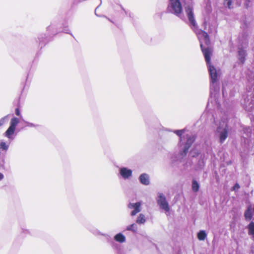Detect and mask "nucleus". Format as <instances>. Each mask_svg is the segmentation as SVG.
<instances>
[{
  "label": "nucleus",
  "instance_id": "nucleus-1",
  "mask_svg": "<svg viewBox=\"0 0 254 254\" xmlns=\"http://www.w3.org/2000/svg\"><path fill=\"white\" fill-rule=\"evenodd\" d=\"M200 48L204 55L210 75V94L212 95L213 92H215L217 90L216 82L218 81V74L216 68L210 63L212 55L210 48L208 47L204 48L203 44H200Z\"/></svg>",
  "mask_w": 254,
  "mask_h": 254
},
{
  "label": "nucleus",
  "instance_id": "nucleus-2",
  "mask_svg": "<svg viewBox=\"0 0 254 254\" xmlns=\"http://www.w3.org/2000/svg\"><path fill=\"white\" fill-rule=\"evenodd\" d=\"M185 129L175 130L174 131V132L179 137V144L180 146H182L183 145H184L183 148L180 151L178 154V156L177 157V160H179L180 162H181V160L187 155L190 147L191 146L192 144L193 143L195 139V137L194 135H187V141L185 142V143L184 144L183 140V138H185V137L183 136L182 135L185 132Z\"/></svg>",
  "mask_w": 254,
  "mask_h": 254
},
{
  "label": "nucleus",
  "instance_id": "nucleus-3",
  "mask_svg": "<svg viewBox=\"0 0 254 254\" xmlns=\"http://www.w3.org/2000/svg\"><path fill=\"white\" fill-rule=\"evenodd\" d=\"M182 11L183 7L180 0H169L167 12L173 14L183 21H186V17L183 14Z\"/></svg>",
  "mask_w": 254,
  "mask_h": 254
},
{
  "label": "nucleus",
  "instance_id": "nucleus-4",
  "mask_svg": "<svg viewBox=\"0 0 254 254\" xmlns=\"http://www.w3.org/2000/svg\"><path fill=\"white\" fill-rule=\"evenodd\" d=\"M217 127L215 131V135L218 137L219 142L222 144L226 140L229 134V127L227 123L221 120L216 124Z\"/></svg>",
  "mask_w": 254,
  "mask_h": 254
},
{
  "label": "nucleus",
  "instance_id": "nucleus-5",
  "mask_svg": "<svg viewBox=\"0 0 254 254\" xmlns=\"http://www.w3.org/2000/svg\"><path fill=\"white\" fill-rule=\"evenodd\" d=\"M19 123V120L17 118L13 117L11 119L10 126L5 132V136L9 139H13L12 135L14 134L15 128Z\"/></svg>",
  "mask_w": 254,
  "mask_h": 254
},
{
  "label": "nucleus",
  "instance_id": "nucleus-6",
  "mask_svg": "<svg viewBox=\"0 0 254 254\" xmlns=\"http://www.w3.org/2000/svg\"><path fill=\"white\" fill-rule=\"evenodd\" d=\"M157 203L160 208L164 210L166 212L170 211V208L168 202L167 201L165 196L162 193H158Z\"/></svg>",
  "mask_w": 254,
  "mask_h": 254
},
{
  "label": "nucleus",
  "instance_id": "nucleus-7",
  "mask_svg": "<svg viewBox=\"0 0 254 254\" xmlns=\"http://www.w3.org/2000/svg\"><path fill=\"white\" fill-rule=\"evenodd\" d=\"M185 12L190 25L193 27H195L196 25V22L194 19L192 7L190 5L185 7Z\"/></svg>",
  "mask_w": 254,
  "mask_h": 254
},
{
  "label": "nucleus",
  "instance_id": "nucleus-8",
  "mask_svg": "<svg viewBox=\"0 0 254 254\" xmlns=\"http://www.w3.org/2000/svg\"><path fill=\"white\" fill-rule=\"evenodd\" d=\"M119 174L123 179L127 180L132 177V170L127 167H121L119 169Z\"/></svg>",
  "mask_w": 254,
  "mask_h": 254
},
{
  "label": "nucleus",
  "instance_id": "nucleus-9",
  "mask_svg": "<svg viewBox=\"0 0 254 254\" xmlns=\"http://www.w3.org/2000/svg\"><path fill=\"white\" fill-rule=\"evenodd\" d=\"M141 204L140 202H137L135 203L130 202L128 204L127 207L129 209H133L130 213L131 216H134L141 211Z\"/></svg>",
  "mask_w": 254,
  "mask_h": 254
},
{
  "label": "nucleus",
  "instance_id": "nucleus-10",
  "mask_svg": "<svg viewBox=\"0 0 254 254\" xmlns=\"http://www.w3.org/2000/svg\"><path fill=\"white\" fill-rule=\"evenodd\" d=\"M198 37L199 39L200 45L204 43L206 46H208L210 44V41L209 35L206 32L201 30L198 35Z\"/></svg>",
  "mask_w": 254,
  "mask_h": 254
},
{
  "label": "nucleus",
  "instance_id": "nucleus-11",
  "mask_svg": "<svg viewBox=\"0 0 254 254\" xmlns=\"http://www.w3.org/2000/svg\"><path fill=\"white\" fill-rule=\"evenodd\" d=\"M50 39L45 34H40L38 36L37 42L39 43L38 46L41 49L49 42Z\"/></svg>",
  "mask_w": 254,
  "mask_h": 254
},
{
  "label": "nucleus",
  "instance_id": "nucleus-12",
  "mask_svg": "<svg viewBox=\"0 0 254 254\" xmlns=\"http://www.w3.org/2000/svg\"><path fill=\"white\" fill-rule=\"evenodd\" d=\"M140 183L145 186H147L150 184L149 176L147 174H141L139 177Z\"/></svg>",
  "mask_w": 254,
  "mask_h": 254
},
{
  "label": "nucleus",
  "instance_id": "nucleus-13",
  "mask_svg": "<svg viewBox=\"0 0 254 254\" xmlns=\"http://www.w3.org/2000/svg\"><path fill=\"white\" fill-rule=\"evenodd\" d=\"M253 216L252 208L251 205H249L247 207V209L244 212L245 220L246 221H250L252 219Z\"/></svg>",
  "mask_w": 254,
  "mask_h": 254
},
{
  "label": "nucleus",
  "instance_id": "nucleus-14",
  "mask_svg": "<svg viewBox=\"0 0 254 254\" xmlns=\"http://www.w3.org/2000/svg\"><path fill=\"white\" fill-rule=\"evenodd\" d=\"M246 55V51L244 49L242 48L239 49L238 58L243 64L245 62Z\"/></svg>",
  "mask_w": 254,
  "mask_h": 254
},
{
  "label": "nucleus",
  "instance_id": "nucleus-15",
  "mask_svg": "<svg viewBox=\"0 0 254 254\" xmlns=\"http://www.w3.org/2000/svg\"><path fill=\"white\" fill-rule=\"evenodd\" d=\"M114 238L116 242L120 243H125L126 241V237L122 233L115 235Z\"/></svg>",
  "mask_w": 254,
  "mask_h": 254
},
{
  "label": "nucleus",
  "instance_id": "nucleus-16",
  "mask_svg": "<svg viewBox=\"0 0 254 254\" xmlns=\"http://www.w3.org/2000/svg\"><path fill=\"white\" fill-rule=\"evenodd\" d=\"M248 234L252 237H254V222H251L247 226Z\"/></svg>",
  "mask_w": 254,
  "mask_h": 254
},
{
  "label": "nucleus",
  "instance_id": "nucleus-17",
  "mask_svg": "<svg viewBox=\"0 0 254 254\" xmlns=\"http://www.w3.org/2000/svg\"><path fill=\"white\" fill-rule=\"evenodd\" d=\"M55 26L53 25H51L47 27V31L48 32V34L49 35V36H50L51 35H55L57 33H58V32H61V31H55Z\"/></svg>",
  "mask_w": 254,
  "mask_h": 254
},
{
  "label": "nucleus",
  "instance_id": "nucleus-18",
  "mask_svg": "<svg viewBox=\"0 0 254 254\" xmlns=\"http://www.w3.org/2000/svg\"><path fill=\"white\" fill-rule=\"evenodd\" d=\"M192 190L193 192H197L199 189V185L197 181L194 179H193L192 181Z\"/></svg>",
  "mask_w": 254,
  "mask_h": 254
},
{
  "label": "nucleus",
  "instance_id": "nucleus-19",
  "mask_svg": "<svg viewBox=\"0 0 254 254\" xmlns=\"http://www.w3.org/2000/svg\"><path fill=\"white\" fill-rule=\"evenodd\" d=\"M146 222V219L144 215L140 214L137 217L136 222L138 224H143Z\"/></svg>",
  "mask_w": 254,
  "mask_h": 254
},
{
  "label": "nucleus",
  "instance_id": "nucleus-20",
  "mask_svg": "<svg viewBox=\"0 0 254 254\" xmlns=\"http://www.w3.org/2000/svg\"><path fill=\"white\" fill-rule=\"evenodd\" d=\"M207 236V234L205 231L204 230H200L198 233H197V238L200 241H203L204 240Z\"/></svg>",
  "mask_w": 254,
  "mask_h": 254
},
{
  "label": "nucleus",
  "instance_id": "nucleus-21",
  "mask_svg": "<svg viewBox=\"0 0 254 254\" xmlns=\"http://www.w3.org/2000/svg\"><path fill=\"white\" fill-rule=\"evenodd\" d=\"M116 8L118 10H121L122 13L124 12L125 13L126 15H128L130 17H132V14L130 12H129L128 11L126 10L121 5H117Z\"/></svg>",
  "mask_w": 254,
  "mask_h": 254
},
{
  "label": "nucleus",
  "instance_id": "nucleus-22",
  "mask_svg": "<svg viewBox=\"0 0 254 254\" xmlns=\"http://www.w3.org/2000/svg\"><path fill=\"white\" fill-rule=\"evenodd\" d=\"M126 230L131 231L133 233H136L137 231V226L135 224H132L127 227Z\"/></svg>",
  "mask_w": 254,
  "mask_h": 254
},
{
  "label": "nucleus",
  "instance_id": "nucleus-23",
  "mask_svg": "<svg viewBox=\"0 0 254 254\" xmlns=\"http://www.w3.org/2000/svg\"><path fill=\"white\" fill-rule=\"evenodd\" d=\"M9 147V145L6 144L3 140L0 141V149L4 151H7Z\"/></svg>",
  "mask_w": 254,
  "mask_h": 254
},
{
  "label": "nucleus",
  "instance_id": "nucleus-24",
  "mask_svg": "<svg viewBox=\"0 0 254 254\" xmlns=\"http://www.w3.org/2000/svg\"><path fill=\"white\" fill-rule=\"evenodd\" d=\"M112 247L113 249L116 250L117 253L118 254H122V250L121 246L118 244L114 243H112Z\"/></svg>",
  "mask_w": 254,
  "mask_h": 254
},
{
  "label": "nucleus",
  "instance_id": "nucleus-25",
  "mask_svg": "<svg viewBox=\"0 0 254 254\" xmlns=\"http://www.w3.org/2000/svg\"><path fill=\"white\" fill-rule=\"evenodd\" d=\"M90 232L95 236L102 235L103 233L100 232L98 229L96 228H92L90 230Z\"/></svg>",
  "mask_w": 254,
  "mask_h": 254
},
{
  "label": "nucleus",
  "instance_id": "nucleus-26",
  "mask_svg": "<svg viewBox=\"0 0 254 254\" xmlns=\"http://www.w3.org/2000/svg\"><path fill=\"white\" fill-rule=\"evenodd\" d=\"M8 116L9 115L5 116L0 119V127L2 126L5 123L6 121L7 120Z\"/></svg>",
  "mask_w": 254,
  "mask_h": 254
},
{
  "label": "nucleus",
  "instance_id": "nucleus-27",
  "mask_svg": "<svg viewBox=\"0 0 254 254\" xmlns=\"http://www.w3.org/2000/svg\"><path fill=\"white\" fill-rule=\"evenodd\" d=\"M102 236L105 237V238H106V239L108 242H109V243L111 242L112 243H113V242H112V238L110 235H109L108 234L103 233Z\"/></svg>",
  "mask_w": 254,
  "mask_h": 254
},
{
  "label": "nucleus",
  "instance_id": "nucleus-28",
  "mask_svg": "<svg viewBox=\"0 0 254 254\" xmlns=\"http://www.w3.org/2000/svg\"><path fill=\"white\" fill-rule=\"evenodd\" d=\"M25 124H26V127H39V125H35V124H34L33 123H30V122H25Z\"/></svg>",
  "mask_w": 254,
  "mask_h": 254
},
{
  "label": "nucleus",
  "instance_id": "nucleus-29",
  "mask_svg": "<svg viewBox=\"0 0 254 254\" xmlns=\"http://www.w3.org/2000/svg\"><path fill=\"white\" fill-rule=\"evenodd\" d=\"M62 31L65 33L69 34L72 35V34L70 33V30L67 26H64Z\"/></svg>",
  "mask_w": 254,
  "mask_h": 254
},
{
  "label": "nucleus",
  "instance_id": "nucleus-30",
  "mask_svg": "<svg viewBox=\"0 0 254 254\" xmlns=\"http://www.w3.org/2000/svg\"><path fill=\"white\" fill-rule=\"evenodd\" d=\"M240 188V186L237 183H236L233 187V190H238Z\"/></svg>",
  "mask_w": 254,
  "mask_h": 254
},
{
  "label": "nucleus",
  "instance_id": "nucleus-31",
  "mask_svg": "<svg viewBox=\"0 0 254 254\" xmlns=\"http://www.w3.org/2000/svg\"><path fill=\"white\" fill-rule=\"evenodd\" d=\"M225 2L227 4L228 7L229 8H231V5L232 4V0H224Z\"/></svg>",
  "mask_w": 254,
  "mask_h": 254
},
{
  "label": "nucleus",
  "instance_id": "nucleus-32",
  "mask_svg": "<svg viewBox=\"0 0 254 254\" xmlns=\"http://www.w3.org/2000/svg\"><path fill=\"white\" fill-rule=\"evenodd\" d=\"M15 113L16 116H21L20 111L18 108L15 109Z\"/></svg>",
  "mask_w": 254,
  "mask_h": 254
},
{
  "label": "nucleus",
  "instance_id": "nucleus-33",
  "mask_svg": "<svg viewBox=\"0 0 254 254\" xmlns=\"http://www.w3.org/2000/svg\"><path fill=\"white\" fill-rule=\"evenodd\" d=\"M22 234H30V232H29V230H26V229H22Z\"/></svg>",
  "mask_w": 254,
  "mask_h": 254
},
{
  "label": "nucleus",
  "instance_id": "nucleus-34",
  "mask_svg": "<svg viewBox=\"0 0 254 254\" xmlns=\"http://www.w3.org/2000/svg\"><path fill=\"white\" fill-rule=\"evenodd\" d=\"M253 106H254V105L252 103H251L250 104L249 107H248V111L250 112V111H252Z\"/></svg>",
  "mask_w": 254,
  "mask_h": 254
},
{
  "label": "nucleus",
  "instance_id": "nucleus-35",
  "mask_svg": "<svg viewBox=\"0 0 254 254\" xmlns=\"http://www.w3.org/2000/svg\"><path fill=\"white\" fill-rule=\"evenodd\" d=\"M251 0H246L245 2V6L246 8H248L249 6V3L251 2Z\"/></svg>",
  "mask_w": 254,
  "mask_h": 254
},
{
  "label": "nucleus",
  "instance_id": "nucleus-36",
  "mask_svg": "<svg viewBox=\"0 0 254 254\" xmlns=\"http://www.w3.org/2000/svg\"><path fill=\"white\" fill-rule=\"evenodd\" d=\"M100 0V4H99V5L97 7H96V9H95V14H96L97 16H100L97 14V13H96V9H97L98 8V7L99 6H100V5H101V4H102V1H101V0Z\"/></svg>",
  "mask_w": 254,
  "mask_h": 254
},
{
  "label": "nucleus",
  "instance_id": "nucleus-37",
  "mask_svg": "<svg viewBox=\"0 0 254 254\" xmlns=\"http://www.w3.org/2000/svg\"><path fill=\"white\" fill-rule=\"evenodd\" d=\"M3 177H4L2 173H0V181L2 180L3 179Z\"/></svg>",
  "mask_w": 254,
  "mask_h": 254
},
{
  "label": "nucleus",
  "instance_id": "nucleus-38",
  "mask_svg": "<svg viewBox=\"0 0 254 254\" xmlns=\"http://www.w3.org/2000/svg\"><path fill=\"white\" fill-rule=\"evenodd\" d=\"M252 252L253 254H254V247H252Z\"/></svg>",
  "mask_w": 254,
  "mask_h": 254
},
{
  "label": "nucleus",
  "instance_id": "nucleus-39",
  "mask_svg": "<svg viewBox=\"0 0 254 254\" xmlns=\"http://www.w3.org/2000/svg\"><path fill=\"white\" fill-rule=\"evenodd\" d=\"M2 165H3V164H4V159H3V160H2Z\"/></svg>",
  "mask_w": 254,
  "mask_h": 254
},
{
  "label": "nucleus",
  "instance_id": "nucleus-40",
  "mask_svg": "<svg viewBox=\"0 0 254 254\" xmlns=\"http://www.w3.org/2000/svg\"><path fill=\"white\" fill-rule=\"evenodd\" d=\"M252 122H253V124H254V117L253 120L252 121Z\"/></svg>",
  "mask_w": 254,
  "mask_h": 254
},
{
  "label": "nucleus",
  "instance_id": "nucleus-41",
  "mask_svg": "<svg viewBox=\"0 0 254 254\" xmlns=\"http://www.w3.org/2000/svg\"><path fill=\"white\" fill-rule=\"evenodd\" d=\"M222 93H223V94L224 95V89H223V90H222Z\"/></svg>",
  "mask_w": 254,
  "mask_h": 254
},
{
  "label": "nucleus",
  "instance_id": "nucleus-42",
  "mask_svg": "<svg viewBox=\"0 0 254 254\" xmlns=\"http://www.w3.org/2000/svg\"><path fill=\"white\" fill-rule=\"evenodd\" d=\"M104 17H106V18H107V17H106V16H104Z\"/></svg>",
  "mask_w": 254,
  "mask_h": 254
},
{
  "label": "nucleus",
  "instance_id": "nucleus-43",
  "mask_svg": "<svg viewBox=\"0 0 254 254\" xmlns=\"http://www.w3.org/2000/svg\"><path fill=\"white\" fill-rule=\"evenodd\" d=\"M104 17H106V18H107V17H106V16H104Z\"/></svg>",
  "mask_w": 254,
  "mask_h": 254
},
{
  "label": "nucleus",
  "instance_id": "nucleus-44",
  "mask_svg": "<svg viewBox=\"0 0 254 254\" xmlns=\"http://www.w3.org/2000/svg\"><path fill=\"white\" fill-rule=\"evenodd\" d=\"M253 240L254 241V237H252Z\"/></svg>",
  "mask_w": 254,
  "mask_h": 254
}]
</instances>
